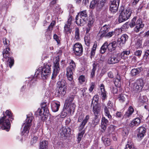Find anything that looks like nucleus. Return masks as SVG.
Segmentation results:
<instances>
[{
    "instance_id": "f257e3e1",
    "label": "nucleus",
    "mask_w": 149,
    "mask_h": 149,
    "mask_svg": "<svg viewBox=\"0 0 149 149\" xmlns=\"http://www.w3.org/2000/svg\"><path fill=\"white\" fill-rule=\"evenodd\" d=\"M3 116L0 118V126L3 130L8 131L10 128L9 118L14 119L13 114L10 110H7L3 113Z\"/></svg>"
},
{
    "instance_id": "f03ea898",
    "label": "nucleus",
    "mask_w": 149,
    "mask_h": 149,
    "mask_svg": "<svg viewBox=\"0 0 149 149\" xmlns=\"http://www.w3.org/2000/svg\"><path fill=\"white\" fill-rule=\"evenodd\" d=\"M26 117L25 122L23 125L24 126L23 129L21 133L22 135H24V136H28L32 120L34 118L33 116L31 113L27 115Z\"/></svg>"
},
{
    "instance_id": "7ed1b4c3",
    "label": "nucleus",
    "mask_w": 149,
    "mask_h": 149,
    "mask_svg": "<svg viewBox=\"0 0 149 149\" xmlns=\"http://www.w3.org/2000/svg\"><path fill=\"white\" fill-rule=\"evenodd\" d=\"M88 15L86 10L79 12L76 17V23L78 26L83 25L87 20Z\"/></svg>"
},
{
    "instance_id": "20e7f679",
    "label": "nucleus",
    "mask_w": 149,
    "mask_h": 149,
    "mask_svg": "<svg viewBox=\"0 0 149 149\" xmlns=\"http://www.w3.org/2000/svg\"><path fill=\"white\" fill-rule=\"evenodd\" d=\"M51 65L49 64L45 65L41 69V72L37 71L36 72V74H37V76H38L40 74L42 79H47L51 72Z\"/></svg>"
},
{
    "instance_id": "39448f33",
    "label": "nucleus",
    "mask_w": 149,
    "mask_h": 149,
    "mask_svg": "<svg viewBox=\"0 0 149 149\" xmlns=\"http://www.w3.org/2000/svg\"><path fill=\"white\" fill-rule=\"evenodd\" d=\"M145 84V81L141 78L137 79L134 84L133 92L136 94L141 91Z\"/></svg>"
},
{
    "instance_id": "423d86ee",
    "label": "nucleus",
    "mask_w": 149,
    "mask_h": 149,
    "mask_svg": "<svg viewBox=\"0 0 149 149\" xmlns=\"http://www.w3.org/2000/svg\"><path fill=\"white\" fill-rule=\"evenodd\" d=\"M131 13V11L130 9H121L118 17L119 22L121 23L128 19L130 17Z\"/></svg>"
},
{
    "instance_id": "0eeeda50",
    "label": "nucleus",
    "mask_w": 149,
    "mask_h": 149,
    "mask_svg": "<svg viewBox=\"0 0 149 149\" xmlns=\"http://www.w3.org/2000/svg\"><path fill=\"white\" fill-rule=\"evenodd\" d=\"M10 50V49L9 47H6V48L3 51V55L4 58H8L7 62L8 63V65L10 68H11L14 64V60L13 58L9 56Z\"/></svg>"
},
{
    "instance_id": "6e6552de",
    "label": "nucleus",
    "mask_w": 149,
    "mask_h": 149,
    "mask_svg": "<svg viewBox=\"0 0 149 149\" xmlns=\"http://www.w3.org/2000/svg\"><path fill=\"white\" fill-rule=\"evenodd\" d=\"M73 50L74 54L77 56H80L83 54V47L79 43H76L74 45Z\"/></svg>"
},
{
    "instance_id": "1a4fd4ad",
    "label": "nucleus",
    "mask_w": 149,
    "mask_h": 149,
    "mask_svg": "<svg viewBox=\"0 0 149 149\" xmlns=\"http://www.w3.org/2000/svg\"><path fill=\"white\" fill-rule=\"evenodd\" d=\"M110 10L113 13H115L118 9L120 0H110Z\"/></svg>"
},
{
    "instance_id": "9d476101",
    "label": "nucleus",
    "mask_w": 149,
    "mask_h": 149,
    "mask_svg": "<svg viewBox=\"0 0 149 149\" xmlns=\"http://www.w3.org/2000/svg\"><path fill=\"white\" fill-rule=\"evenodd\" d=\"M121 58V56L118 54H112L109 58L108 62L109 64H115L118 63Z\"/></svg>"
},
{
    "instance_id": "9b49d317",
    "label": "nucleus",
    "mask_w": 149,
    "mask_h": 149,
    "mask_svg": "<svg viewBox=\"0 0 149 149\" xmlns=\"http://www.w3.org/2000/svg\"><path fill=\"white\" fill-rule=\"evenodd\" d=\"M144 24L141 18H139L136 22V26L134 28V31L136 33L139 32L144 27Z\"/></svg>"
},
{
    "instance_id": "f8f14e48",
    "label": "nucleus",
    "mask_w": 149,
    "mask_h": 149,
    "mask_svg": "<svg viewBox=\"0 0 149 149\" xmlns=\"http://www.w3.org/2000/svg\"><path fill=\"white\" fill-rule=\"evenodd\" d=\"M74 108L75 106L73 104L70 105L67 108H65L61 115V118H64L67 116V114L66 111V110L68 113L71 114L72 111L74 110Z\"/></svg>"
},
{
    "instance_id": "ddd939ff",
    "label": "nucleus",
    "mask_w": 149,
    "mask_h": 149,
    "mask_svg": "<svg viewBox=\"0 0 149 149\" xmlns=\"http://www.w3.org/2000/svg\"><path fill=\"white\" fill-rule=\"evenodd\" d=\"M94 17L92 15L90 16L88 20V25L86 30V33H88L90 31L92 30V27L94 25Z\"/></svg>"
},
{
    "instance_id": "4468645a",
    "label": "nucleus",
    "mask_w": 149,
    "mask_h": 149,
    "mask_svg": "<svg viewBox=\"0 0 149 149\" xmlns=\"http://www.w3.org/2000/svg\"><path fill=\"white\" fill-rule=\"evenodd\" d=\"M89 118V116L88 115H87L84 118V119L83 120L81 123L80 124L78 128L79 130V132H82V131H84V128Z\"/></svg>"
},
{
    "instance_id": "2eb2a0df",
    "label": "nucleus",
    "mask_w": 149,
    "mask_h": 149,
    "mask_svg": "<svg viewBox=\"0 0 149 149\" xmlns=\"http://www.w3.org/2000/svg\"><path fill=\"white\" fill-rule=\"evenodd\" d=\"M108 50L110 52L115 51L117 48V43L116 41H113L111 42H107Z\"/></svg>"
},
{
    "instance_id": "dca6fc26",
    "label": "nucleus",
    "mask_w": 149,
    "mask_h": 149,
    "mask_svg": "<svg viewBox=\"0 0 149 149\" xmlns=\"http://www.w3.org/2000/svg\"><path fill=\"white\" fill-rule=\"evenodd\" d=\"M128 38V36L127 35L123 34L118 39L117 42L119 43L120 46H122L125 43Z\"/></svg>"
},
{
    "instance_id": "f3484780",
    "label": "nucleus",
    "mask_w": 149,
    "mask_h": 149,
    "mask_svg": "<svg viewBox=\"0 0 149 149\" xmlns=\"http://www.w3.org/2000/svg\"><path fill=\"white\" fill-rule=\"evenodd\" d=\"M140 117H137L133 120L130 124V126L133 127L134 126H137L141 123V118H142V116H140Z\"/></svg>"
},
{
    "instance_id": "a211bd4d",
    "label": "nucleus",
    "mask_w": 149,
    "mask_h": 149,
    "mask_svg": "<svg viewBox=\"0 0 149 149\" xmlns=\"http://www.w3.org/2000/svg\"><path fill=\"white\" fill-rule=\"evenodd\" d=\"M42 109L43 111V115L46 118V116H47L49 114V111L48 108V104L47 102H43L41 104Z\"/></svg>"
},
{
    "instance_id": "6ab92c4d",
    "label": "nucleus",
    "mask_w": 149,
    "mask_h": 149,
    "mask_svg": "<svg viewBox=\"0 0 149 149\" xmlns=\"http://www.w3.org/2000/svg\"><path fill=\"white\" fill-rule=\"evenodd\" d=\"M56 93L59 97L64 96L66 93V88H57Z\"/></svg>"
},
{
    "instance_id": "aec40b11",
    "label": "nucleus",
    "mask_w": 149,
    "mask_h": 149,
    "mask_svg": "<svg viewBox=\"0 0 149 149\" xmlns=\"http://www.w3.org/2000/svg\"><path fill=\"white\" fill-rule=\"evenodd\" d=\"M138 130L139 133L137 134V136L139 139H141L144 136L146 129L144 127H141L138 128Z\"/></svg>"
},
{
    "instance_id": "412c9836",
    "label": "nucleus",
    "mask_w": 149,
    "mask_h": 149,
    "mask_svg": "<svg viewBox=\"0 0 149 149\" xmlns=\"http://www.w3.org/2000/svg\"><path fill=\"white\" fill-rule=\"evenodd\" d=\"M60 106V102H53L51 104L52 111L54 112L57 111Z\"/></svg>"
},
{
    "instance_id": "4be33fe9",
    "label": "nucleus",
    "mask_w": 149,
    "mask_h": 149,
    "mask_svg": "<svg viewBox=\"0 0 149 149\" xmlns=\"http://www.w3.org/2000/svg\"><path fill=\"white\" fill-rule=\"evenodd\" d=\"M76 67V65L74 62L73 60H71L69 62V66L67 68L66 70L74 72Z\"/></svg>"
},
{
    "instance_id": "5701e85b",
    "label": "nucleus",
    "mask_w": 149,
    "mask_h": 149,
    "mask_svg": "<svg viewBox=\"0 0 149 149\" xmlns=\"http://www.w3.org/2000/svg\"><path fill=\"white\" fill-rule=\"evenodd\" d=\"M101 97L103 100L107 98L106 92L104 89V86L103 84H101L100 86Z\"/></svg>"
},
{
    "instance_id": "b1692460",
    "label": "nucleus",
    "mask_w": 149,
    "mask_h": 149,
    "mask_svg": "<svg viewBox=\"0 0 149 149\" xmlns=\"http://www.w3.org/2000/svg\"><path fill=\"white\" fill-rule=\"evenodd\" d=\"M66 82L64 79H61L57 83V88H66Z\"/></svg>"
},
{
    "instance_id": "393cba45",
    "label": "nucleus",
    "mask_w": 149,
    "mask_h": 149,
    "mask_svg": "<svg viewBox=\"0 0 149 149\" xmlns=\"http://www.w3.org/2000/svg\"><path fill=\"white\" fill-rule=\"evenodd\" d=\"M97 66V64L94 63L93 64V68L91 70L90 74V78L91 79H93L95 76V72L96 70Z\"/></svg>"
},
{
    "instance_id": "a878e982",
    "label": "nucleus",
    "mask_w": 149,
    "mask_h": 149,
    "mask_svg": "<svg viewBox=\"0 0 149 149\" xmlns=\"http://www.w3.org/2000/svg\"><path fill=\"white\" fill-rule=\"evenodd\" d=\"M48 142L46 140H44L40 143L39 149H48Z\"/></svg>"
},
{
    "instance_id": "bb28decb",
    "label": "nucleus",
    "mask_w": 149,
    "mask_h": 149,
    "mask_svg": "<svg viewBox=\"0 0 149 149\" xmlns=\"http://www.w3.org/2000/svg\"><path fill=\"white\" fill-rule=\"evenodd\" d=\"M125 149H136L134 146L133 143L130 139H128L127 143L125 146Z\"/></svg>"
},
{
    "instance_id": "cd10ccee",
    "label": "nucleus",
    "mask_w": 149,
    "mask_h": 149,
    "mask_svg": "<svg viewBox=\"0 0 149 149\" xmlns=\"http://www.w3.org/2000/svg\"><path fill=\"white\" fill-rule=\"evenodd\" d=\"M54 72H55V73H58L60 69L59 61L56 60L55 62H54Z\"/></svg>"
},
{
    "instance_id": "c85d7f7f",
    "label": "nucleus",
    "mask_w": 149,
    "mask_h": 149,
    "mask_svg": "<svg viewBox=\"0 0 149 149\" xmlns=\"http://www.w3.org/2000/svg\"><path fill=\"white\" fill-rule=\"evenodd\" d=\"M142 70L141 68L132 69L131 71V74L132 76L136 75L139 74Z\"/></svg>"
},
{
    "instance_id": "c756f323",
    "label": "nucleus",
    "mask_w": 149,
    "mask_h": 149,
    "mask_svg": "<svg viewBox=\"0 0 149 149\" xmlns=\"http://www.w3.org/2000/svg\"><path fill=\"white\" fill-rule=\"evenodd\" d=\"M134 111V109L132 106H130L128 109L127 111L126 112L124 117H129L132 114Z\"/></svg>"
},
{
    "instance_id": "7c9ffc66",
    "label": "nucleus",
    "mask_w": 149,
    "mask_h": 149,
    "mask_svg": "<svg viewBox=\"0 0 149 149\" xmlns=\"http://www.w3.org/2000/svg\"><path fill=\"white\" fill-rule=\"evenodd\" d=\"M100 107L98 104H96L93 107V110L94 115H98L100 110Z\"/></svg>"
},
{
    "instance_id": "2f4dec72",
    "label": "nucleus",
    "mask_w": 149,
    "mask_h": 149,
    "mask_svg": "<svg viewBox=\"0 0 149 149\" xmlns=\"http://www.w3.org/2000/svg\"><path fill=\"white\" fill-rule=\"evenodd\" d=\"M107 42H105L100 48V52L102 54H104L106 51L107 49H108Z\"/></svg>"
},
{
    "instance_id": "473e14b6",
    "label": "nucleus",
    "mask_w": 149,
    "mask_h": 149,
    "mask_svg": "<svg viewBox=\"0 0 149 149\" xmlns=\"http://www.w3.org/2000/svg\"><path fill=\"white\" fill-rule=\"evenodd\" d=\"M106 0H97V7L99 9L101 8L104 5Z\"/></svg>"
},
{
    "instance_id": "72a5a7b5",
    "label": "nucleus",
    "mask_w": 149,
    "mask_h": 149,
    "mask_svg": "<svg viewBox=\"0 0 149 149\" xmlns=\"http://www.w3.org/2000/svg\"><path fill=\"white\" fill-rule=\"evenodd\" d=\"M102 139L103 141L104 144L106 146H109L111 144V141L109 138H107L104 136L102 138Z\"/></svg>"
},
{
    "instance_id": "f704fd0d",
    "label": "nucleus",
    "mask_w": 149,
    "mask_h": 149,
    "mask_svg": "<svg viewBox=\"0 0 149 149\" xmlns=\"http://www.w3.org/2000/svg\"><path fill=\"white\" fill-rule=\"evenodd\" d=\"M70 25L65 24L64 26V31L66 33H69L70 34H71L72 31V28H70Z\"/></svg>"
},
{
    "instance_id": "c9c22d12",
    "label": "nucleus",
    "mask_w": 149,
    "mask_h": 149,
    "mask_svg": "<svg viewBox=\"0 0 149 149\" xmlns=\"http://www.w3.org/2000/svg\"><path fill=\"white\" fill-rule=\"evenodd\" d=\"M73 73L72 71L67 70V77L68 80L70 81H72L73 80Z\"/></svg>"
},
{
    "instance_id": "e433bc0d",
    "label": "nucleus",
    "mask_w": 149,
    "mask_h": 149,
    "mask_svg": "<svg viewBox=\"0 0 149 149\" xmlns=\"http://www.w3.org/2000/svg\"><path fill=\"white\" fill-rule=\"evenodd\" d=\"M147 98L146 96H140L139 98L138 102L141 104H142L146 102L147 101Z\"/></svg>"
},
{
    "instance_id": "4c0bfd02",
    "label": "nucleus",
    "mask_w": 149,
    "mask_h": 149,
    "mask_svg": "<svg viewBox=\"0 0 149 149\" xmlns=\"http://www.w3.org/2000/svg\"><path fill=\"white\" fill-rule=\"evenodd\" d=\"M75 38L77 40H78L80 38L79 30V28L76 27L75 31Z\"/></svg>"
},
{
    "instance_id": "58836bf2",
    "label": "nucleus",
    "mask_w": 149,
    "mask_h": 149,
    "mask_svg": "<svg viewBox=\"0 0 149 149\" xmlns=\"http://www.w3.org/2000/svg\"><path fill=\"white\" fill-rule=\"evenodd\" d=\"M106 33L100 29L97 34V36L99 37V39H101L104 37H106Z\"/></svg>"
},
{
    "instance_id": "ea45409f",
    "label": "nucleus",
    "mask_w": 149,
    "mask_h": 149,
    "mask_svg": "<svg viewBox=\"0 0 149 149\" xmlns=\"http://www.w3.org/2000/svg\"><path fill=\"white\" fill-rule=\"evenodd\" d=\"M109 109L106 106L104 107V111L105 113V115L106 116H107L108 118L110 119L111 118V116L110 114L109 111L108 110Z\"/></svg>"
},
{
    "instance_id": "a19ab883",
    "label": "nucleus",
    "mask_w": 149,
    "mask_h": 149,
    "mask_svg": "<svg viewBox=\"0 0 149 149\" xmlns=\"http://www.w3.org/2000/svg\"><path fill=\"white\" fill-rule=\"evenodd\" d=\"M110 29V26L109 25L105 24L101 27L100 29L107 33Z\"/></svg>"
},
{
    "instance_id": "79ce46f5",
    "label": "nucleus",
    "mask_w": 149,
    "mask_h": 149,
    "mask_svg": "<svg viewBox=\"0 0 149 149\" xmlns=\"http://www.w3.org/2000/svg\"><path fill=\"white\" fill-rule=\"evenodd\" d=\"M107 108L110 110H114V105H113V103L111 101H109L107 104Z\"/></svg>"
},
{
    "instance_id": "37998d69",
    "label": "nucleus",
    "mask_w": 149,
    "mask_h": 149,
    "mask_svg": "<svg viewBox=\"0 0 149 149\" xmlns=\"http://www.w3.org/2000/svg\"><path fill=\"white\" fill-rule=\"evenodd\" d=\"M85 133L84 131H82V132H80L78 134V136L77 138L78 143L80 142L82 138L83 135Z\"/></svg>"
},
{
    "instance_id": "c03bdc74",
    "label": "nucleus",
    "mask_w": 149,
    "mask_h": 149,
    "mask_svg": "<svg viewBox=\"0 0 149 149\" xmlns=\"http://www.w3.org/2000/svg\"><path fill=\"white\" fill-rule=\"evenodd\" d=\"M120 78L119 77L117 78L115 80L114 82L115 84L117 87H120L121 86V82L120 81Z\"/></svg>"
},
{
    "instance_id": "a18cd8bd",
    "label": "nucleus",
    "mask_w": 149,
    "mask_h": 149,
    "mask_svg": "<svg viewBox=\"0 0 149 149\" xmlns=\"http://www.w3.org/2000/svg\"><path fill=\"white\" fill-rule=\"evenodd\" d=\"M125 97L124 95L123 94H120L119 95V97L118 99L120 102L121 103L125 101L126 99V96L125 95Z\"/></svg>"
},
{
    "instance_id": "49530a36",
    "label": "nucleus",
    "mask_w": 149,
    "mask_h": 149,
    "mask_svg": "<svg viewBox=\"0 0 149 149\" xmlns=\"http://www.w3.org/2000/svg\"><path fill=\"white\" fill-rule=\"evenodd\" d=\"M97 0H93L91 2L90 7L92 8H94L96 6L97 7Z\"/></svg>"
},
{
    "instance_id": "de8ad7c7",
    "label": "nucleus",
    "mask_w": 149,
    "mask_h": 149,
    "mask_svg": "<svg viewBox=\"0 0 149 149\" xmlns=\"http://www.w3.org/2000/svg\"><path fill=\"white\" fill-rule=\"evenodd\" d=\"M3 43L6 47H9L10 45V41L6 38L3 39Z\"/></svg>"
},
{
    "instance_id": "09e8293b",
    "label": "nucleus",
    "mask_w": 149,
    "mask_h": 149,
    "mask_svg": "<svg viewBox=\"0 0 149 149\" xmlns=\"http://www.w3.org/2000/svg\"><path fill=\"white\" fill-rule=\"evenodd\" d=\"M136 17H134L132 19L131 22L129 24L131 27H133L135 25H136Z\"/></svg>"
},
{
    "instance_id": "8fccbe9b",
    "label": "nucleus",
    "mask_w": 149,
    "mask_h": 149,
    "mask_svg": "<svg viewBox=\"0 0 149 149\" xmlns=\"http://www.w3.org/2000/svg\"><path fill=\"white\" fill-rule=\"evenodd\" d=\"M128 130L127 128L125 127L123 129L122 132V134L123 136H126L128 134Z\"/></svg>"
},
{
    "instance_id": "3c124183",
    "label": "nucleus",
    "mask_w": 149,
    "mask_h": 149,
    "mask_svg": "<svg viewBox=\"0 0 149 149\" xmlns=\"http://www.w3.org/2000/svg\"><path fill=\"white\" fill-rule=\"evenodd\" d=\"M74 95H70L67 100L65 101L66 102H72L74 99Z\"/></svg>"
},
{
    "instance_id": "603ef678",
    "label": "nucleus",
    "mask_w": 149,
    "mask_h": 149,
    "mask_svg": "<svg viewBox=\"0 0 149 149\" xmlns=\"http://www.w3.org/2000/svg\"><path fill=\"white\" fill-rule=\"evenodd\" d=\"M78 79L79 83L81 84L85 81V77L82 75H81L79 77Z\"/></svg>"
},
{
    "instance_id": "864d4df0",
    "label": "nucleus",
    "mask_w": 149,
    "mask_h": 149,
    "mask_svg": "<svg viewBox=\"0 0 149 149\" xmlns=\"http://www.w3.org/2000/svg\"><path fill=\"white\" fill-rule=\"evenodd\" d=\"M38 137L36 136H34L31 141V143L32 144L36 143L37 141Z\"/></svg>"
},
{
    "instance_id": "5fc2aeb1",
    "label": "nucleus",
    "mask_w": 149,
    "mask_h": 149,
    "mask_svg": "<svg viewBox=\"0 0 149 149\" xmlns=\"http://www.w3.org/2000/svg\"><path fill=\"white\" fill-rule=\"evenodd\" d=\"M130 53V51H124L122 52L121 54H120V56L122 57V56H124L125 55H129Z\"/></svg>"
},
{
    "instance_id": "6e6d98bb",
    "label": "nucleus",
    "mask_w": 149,
    "mask_h": 149,
    "mask_svg": "<svg viewBox=\"0 0 149 149\" xmlns=\"http://www.w3.org/2000/svg\"><path fill=\"white\" fill-rule=\"evenodd\" d=\"M129 22H127L122 26L121 28L124 30L127 29L129 27Z\"/></svg>"
},
{
    "instance_id": "4d7b16f0",
    "label": "nucleus",
    "mask_w": 149,
    "mask_h": 149,
    "mask_svg": "<svg viewBox=\"0 0 149 149\" xmlns=\"http://www.w3.org/2000/svg\"><path fill=\"white\" fill-rule=\"evenodd\" d=\"M54 39L56 41L58 44L60 43V40L59 37L56 34H55L53 36Z\"/></svg>"
},
{
    "instance_id": "13d9d810",
    "label": "nucleus",
    "mask_w": 149,
    "mask_h": 149,
    "mask_svg": "<svg viewBox=\"0 0 149 149\" xmlns=\"http://www.w3.org/2000/svg\"><path fill=\"white\" fill-rule=\"evenodd\" d=\"M107 125L106 124H103L102 123H101V127L102 128L101 130L102 132H103L105 131V130H106Z\"/></svg>"
},
{
    "instance_id": "bf43d9fd",
    "label": "nucleus",
    "mask_w": 149,
    "mask_h": 149,
    "mask_svg": "<svg viewBox=\"0 0 149 149\" xmlns=\"http://www.w3.org/2000/svg\"><path fill=\"white\" fill-rule=\"evenodd\" d=\"M95 83L94 82H92L91 83V86L90 88L89 89V91L90 92H92L93 89L95 87Z\"/></svg>"
},
{
    "instance_id": "052dcab7",
    "label": "nucleus",
    "mask_w": 149,
    "mask_h": 149,
    "mask_svg": "<svg viewBox=\"0 0 149 149\" xmlns=\"http://www.w3.org/2000/svg\"><path fill=\"white\" fill-rule=\"evenodd\" d=\"M108 123V120L104 117H103L102 118L101 123H102L103 124H104L107 125Z\"/></svg>"
},
{
    "instance_id": "680f3d73",
    "label": "nucleus",
    "mask_w": 149,
    "mask_h": 149,
    "mask_svg": "<svg viewBox=\"0 0 149 149\" xmlns=\"http://www.w3.org/2000/svg\"><path fill=\"white\" fill-rule=\"evenodd\" d=\"M115 33V32L114 31L109 32L106 34V37L110 38L114 35Z\"/></svg>"
},
{
    "instance_id": "e2e57ef3",
    "label": "nucleus",
    "mask_w": 149,
    "mask_h": 149,
    "mask_svg": "<svg viewBox=\"0 0 149 149\" xmlns=\"http://www.w3.org/2000/svg\"><path fill=\"white\" fill-rule=\"evenodd\" d=\"M72 17L70 16L68 19V21H67L66 23L65 24L71 25L72 24Z\"/></svg>"
},
{
    "instance_id": "0e129e2a",
    "label": "nucleus",
    "mask_w": 149,
    "mask_h": 149,
    "mask_svg": "<svg viewBox=\"0 0 149 149\" xmlns=\"http://www.w3.org/2000/svg\"><path fill=\"white\" fill-rule=\"evenodd\" d=\"M66 127H63L60 130L61 134L65 135L66 134Z\"/></svg>"
},
{
    "instance_id": "69168bd1",
    "label": "nucleus",
    "mask_w": 149,
    "mask_h": 149,
    "mask_svg": "<svg viewBox=\"0 0 149 149\" xmlns=\"http://www.w3.org/2000/svg\"><path fill=\"white\" fill-rule=\"evenodd\" d=\"M42 109H41L40 108L38 109L37 111V114L40 116H41L42 115H43V113H42Z\"/></svg>"
},
{
    "instance_id": "338daca9",
    "label": "nucleus",
    "mask_w": 149,
    "mask_h": 149,
    "mask_svg": "<svg viewBox=\"0 0 149 149\" xmlns=\"http://www.w3.org/2000/svg\"><path fill=\"white\" fill-rule=\"evenodd\" d=\"M142 53V51L141 50H137L135 53V55L137 56H140Z\"/></svg>"
},
{
    "instance_id": "774afa93",
    "label": "nucleus",
    "mask_w": 149,
    "mask_h": 149,
    "mask_svg": "<svg viewBox=\"0 0 149 149\" xmlns=\"http://www.w3.org/2000/svg\"><path fill=\"white\" fill-rule=\"evenodd\" d=\"M108 75L109 77L110 78H113L114 77L113 73L111 71H110L108 72Z\"/></svg>"
}]
</instances>
